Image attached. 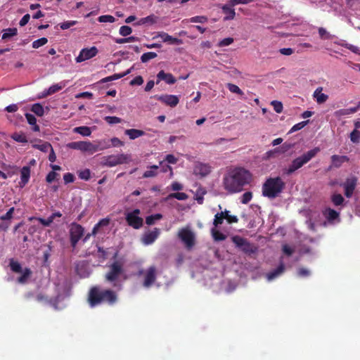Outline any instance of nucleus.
<instances>
[{
	"mask_svg": "<svg viewBox=\"0 0 360 360\" xmlns=\"http://www.w3.org/2000/svg\"><path fill=\"white\" fill-rule=\"evenodd\" d=\"M309 121H303L295 124L290 130V133L297 131L298 130L302 129Z\"/></svg>",
	"mask_w": 360,
	"mask_h": 360,
	"instance_id": "obj_63",
	"label": "nucleus"
},
{
	"mask_svg": "<svg viewBox=\"0 0 360 360\" xmlns=\"http://www.w3.org/2000/svg\"><path fill=\"white\" fill-rule=\"evenodd\" d=\"M358 178L354 176H348L345 181L341 184V186L344 188L345 195L349 198L353 195L354 191L356 187Z\"/></svg>",
	"mask_w": 360,
	"mask_h": 360,
	"instance_id": "obj_10",
	"label": "nucleus"
},
{
	"mask_svg": "<svg viewBox=\"0 0 360 360\" xmlns=\"http://www.w3.org/2000/svg\"><path fill=\"white\" fill-rule=\"evenodd\" d=\"M157 37H160L163 42H167L170 44L179 45L182 44L181 39L173 37L172 36L164 32H159L157 35Z\"/></svg>",
	"mask_w": 360,
	"mask_h": 360,
	"instance_id": "obj_22",
	"label": "nucleus"
},
{
	"mask_svg": "<svg viewBox=\"0 0 360 360\" xmlns=\"http://www.w3.org/2000/svg\"><path fill=\"white\" fill-rule=\"evenodd\" d=\"M162 216L161 214H152V215H150L148 217H146V223L148 224V225H153L155 224V222L158 220H160V219H162Z\"/></svg>",
	"mask_w": 360,
	"mask_h": 360,
	"instance_id": "obj_45",
	"label": "nucleus"
},
{
	"mask_svg": "<svg viewBox=\"0 0 360 360\" xmlns=\"http://www.w3.org/2000/svg\"><path fill=\"white\" fill-rule=\"evenodd\" d=\"M155 98L160 101L161 103L171 107H176L179 102V98L176 95H170V94H162V95H156L154 96Z\"/></svg>",
	"mask_w": 360,
	"mask_h": 360,
	"instance_id": "obj_16",
	"label": "nucleus"
},
{
	"mask_svg": "<svg viewBox=\"0 0 360 360\" xmlns=\"http://www.w3.org/2000/svg\"><path fill=\"white\" fill-rule=\"evenodd\" d=\"M95 144L97 148V151L109 148L111 146V145L109 143V141L105 139L96 141H95Z\"/></svg>",
	"mask_w": 360,
	"mask_h": 360,
	"instance_id": "obj_39",
	"label": "nucleus"
},
{
	"mask_svg": "<svg viewBox=\"0 0 360 360\" xmlns=\"http://www.w3.org/2000/svg\"><path fill=\"white\" fill-rule=\"evenodd\" d=\"M212 169L210 164L198 162L195 164L193 172L196 176L205 177L211 172Z\"/></svg>",
	"mask_w": 360,
	"mask_h": 360,
	"instance_id": "obj_17",
	"label": "nucleus"
},
{
	"mask_svg": "<svg viewBox=\"0 0 360 360\" xmlns=\"http://www.w3.org/2000/svg\"><path fill=\"white\" fill-rule=\"evenodd\" d=\"M84 234L83 227L76 223L71 224L70 229L71 245L75 248Z\"/></svg>",
	"mask_w": 360,
	"mask_h": 360,
	"instance_id": "obj_12",
	"label": "nucleus"
},
{
	"mask_svg": "<svg viewBox=\"0 0 360 360\" xmlns=\"http://www.w3.org/2000/svg\"><path fill=\"white\" fill-rule=\"evenodd\" d=\"M69 295V288L66 283L63 285V292H59L58 295L56 297V300H59L63 299V297Z\"/></svg>",
	"mask_w": 360,
	"mask_h": 360,
	"instance_id": "obj_62",
	"label": "nucleus"
},
{
	"mask_svg": "<svg viewBox=\"0 0 360 360\" xmlns=\"http://www.w3.org/2000/svg\"><path fill=\"white\" fill-rule=\"evenodd\" d=\"M98 20L100 22H110L112 23L115 21V17L110 15H103L98 17Z\"/></svg>",
	"mask_w": 360,
	"mask_h": 360,
	"instance_id": "obj_56",
	"label": "nucleus"
},
{
	"mask_svg": "<svg viewBox=\"0 0 360 360\" xmlns=\"http://www.w3.org/2000/svg\"><path fill=\"white\" fill-rule=\"evenodd\" d=\"M79 179L85 181H88L91 177V172L89 169H83L78 173Z\"/></svg>",
	"mask_w": 360,
	"mask_h": 360,
	"instance_id": "obj_55",
	"label": "nucleus"
},
{
	"mask_svg": "<svg viewBox=\"0 0 360 360\" xmlns=\"http://www.w3.org/2000/svg\"><path fill=\"white\" fill-rule=\"evenodd\" d=\"M157 57V53L155 52H147L143 53L141 56V61L142 63H147L151 59H153Z\"/></svg>",
	"mask_w": 360,
	"mask_h": 360,
	"instance_id": "obj_46",
	"label": "nucleus"
},
{
	"mask_svg": "<svg viewBox=\"0 0 360 360\" xmlns=\"http://www.w3.org/2000/svg\"><path fill=\"white\" fill-rule=\"evenodd\" d=\"M250 172L242 167L230 169L223 178V186L230 193L240 192L251 181Z\"/></svg>",
	"mask_w": 360,
	"mask_h": 360,
	"instance_id": "obj_1",
	"label": "nucleus"
},
{
	"mask_svg": "<svg viewBox=\"0 0 360 360\" xmlns=\"http://www.w3.org/2000/svg\"><path fill=\"white\" fill-rule=\"evenodd\" d=\"M320 151V148L319 147H316L302 155L295 158L292 160L290 165L285 171V174H290L293 173L297 169L301 168L304 165L310 161L316 155V154Z\"/></svg>",
	"mask_w": 360,
	"mask_h": 360,
	"instance_id": "obj_4",
	"label": "nucleus"
},
{
	"mask_svg": "<svg viewBox=\"0 0 360 360\" xmlns=\"http://www.w3.org/2000/svg\"><path fill=\"white\" fill-rule=\"evenodd\" d=\"M104 120L109 124H115L121 123L122 119L115 117V116H106L105 117Z\"/></svg>",
	"mask_w": 360,
	"mask_h": 360,
	"instance_id": "obj_58",
	"label": "nucleus"
},
{
	"mask_svg": "<svg viewBox=\"0 0 360 360\" xmlns=\"http://www.w3.org/2000/svg\"><path fill=\"white\" fill-rule=\"evenodd\" d=\"M124 259L121 258L115 260L110 266V271L106 274V280L113 282L117 279L119 276L124 271L123 266L124 265Z\"/></svg>",
	"mask_w": 360,
	"mask_h": 360,
	"instance_id": "obj_6",
	"label": "nucleus"
},
{
	"mask_svg": "<svg viewBox=\"0 0 360 360\" xmlns=\"http://www.w3.org/2000/svg\"><path fill=\"white\" fill-rule=\"evenodd\" d=\"M66 84H67V82L63 81V82H60V83L51 85L48 89V94H51V95H52V94L58 92V91L63 89L66 86Z\"/></svg>",
	"mask_w": 360,
	"mask_h": 360,
	"instance_id": "obj_35",
	"label": "nucleus"
},
{
	"mask_svg": "<svg viewBox=\"0 0 360 360\" xmlns=\"http://www.w3.org/2000/svg\"><path fill=\"white\" fill-rule=\"evenodd\" d=\"M86 142V141H84L71 142L68 144V147L71 149L78 150L82 152H84Z\"/></svg>",
	"mask_w": 360,
	"mask_h": 360,
	"instance_id": "obj_31",
	"label": "nucleus"
},
{
	"mask_svg": "<svg viewBox=\"0 0 360 360\" xmlns=\"http://www.w3.org/2000/svg\"><path fill=\"white\" fill-rule=\"evenodd\" d=\"M98 51L96 46L82 49L78 56L75 58L77 63H82L96 56Z\"/></svg>",
	"mask_w": 360,
	"mask_h": 360,
	"instance_id": "obj_14",
	"label": "nucleus"
},
{
	"mask_svg": "<svg viewBox=\"0 0 360 360\" xmlns=\"http://www.w3.org/2000/svg\"><path fill=\"white\" fill-rule=\"evenodd\" d=\"M11 138L20 143H26L28 142L27 138L23 132H15L11 135Z\"/></svg>",
	"mask_w": 360,
	"mask_h": 360,
	"instance_id": "obj_29",
	"label": "nucleus"
},
{
	"mask_svg": "<svg viewBox=\"0 0 360 360\" xmlns=\"http://www.w3.org/2000/svg\"><path fill=\"white\" fill-rule=\"evenodd\" d=\"M347 6L353 9H357L360 4V0H346Z\"/></svg>",
	"mask_w": 360,
	"mask_h": 360,
	"instance_id": "obj_64",
	"label": "nucleus"
},
{
	"mask_svg": "<svg viewBox=\"0 0 360 360\" xmlns=\"http://www.w3.org/2000/svg\"><path fill=\"white\" fill-rule=\"evenodd\" d=\"M161 81H165L167 84H174L176 83V79L172 74L165 72L164 70H160L157 74L156 84H158Z\"/></svg>",
	"mask_w": 360,
	"mask_h": 360,
	"instance_id": "obj_19",
	"label": "nucleus"
},
{
	"mask_svg": "<svg viewBox=\"0 0 360 360\" xmlns=\"http://www.w3.org/2000/svg\"><path fill=\"white\" fill-rule=\"evenodd\" d=\"M157 22V17L153 15H148L146 18H143L136 22V25H141L144 24H153Z\"/></svg>",
	"mask_w": 360,
	"mask_h": 360,
	"instance_id": "obj_37",
	"label": "nucleus"
},
{
	"mask_svg": "<svg viewBox=\"0 0 360 360\" xmlns=\"http://www.w3.org/2000/svg\"><path fill=\"white\" fill-rule=\"evenodd\" d=\"M124 134L127 135L131 140H134L139 137L148 135L145 131L136 129H126Z\"/></svg>",
	"mask_w": 360,
	"mask_h": 360,
	"instance_id": "obj_26",
	"label": "nucleus"
},
{
	"mask_svg": "<svg viewBox=\"0 0 360 360\" xmlns=\"http://www.w3.org/2000/svg\"><path fill=\"white\" fill-rule=\"evenodd\" d=\"M323 87L319 86L316 89L313 94V98L318 104H322L328 99V96L323 92Z\"/></svg>",
	"mask_w": 360,
	"mask_h": 360,
	"instance_id": "obj_24",
	"label": "nucleus"
},
{
	"mask_svg": "<svg viewBox=\"0 0 360 360\" xmlns=\"http://www.w3.org/2000/svg\"><path fill=\"white\" fill-rule=\"evenodd\" d=\"M319 34L321 39H330L333 37L332 34H330L325 28L319 27Z\"/></svg>",
	"mask_w": 360,
	"mask_h": 360,
	"instance_id": "obj_51",
	"label": "nucleus"
},
{
	"mask_svg": "<svg viewBox=\"0 0 360 360\" xmlns=\"http://www.w3.org/2000/svg\"><path fill=\"white\" fill-rule=\"evenodd\" d=\"M159 167L158 165L151 166L149 170H147L143 173V177L149 178L155 176L158 174L157 169Z\"/></svg>",
	"mask_w": 360,
	"mask_h": 360,
	"instance_id": "obj_43",
	"label": "nucleus"
},
{
	"mask_svg": "<svg viewBox=\"0 0 360 360\" xmlns=\"http://www.w3.org/2000/svg\"><path fill=\"white\" fill-rule=\"evenodd\" d=\"M159 234L160 231L157 228H155L151 231L146 232L142 237L143 243L146 245L152 244L158 238Z\"/></svg>",
	"mask_w": 360,
	"mask_h": 360,
	"instance_id": "obj_18",
	"label": "nucleus"
},
{
	"mask_svg": "<svg viewBox=\"0 0 360 360\" xmlns=\"http://www.w3.org/2000/svg\"><path fill=\"white\" fill-rule=\"evenodd\" d=\"M32 147L46 153L52 148V146L48 142H44L41 140H39V143L33 144Z\"/></svg>",
	"mask_w": 360,
	"mask_h": 360,
	"instance_id": "obj_32",
	"label": "nucleus"
},
{
	"mask_svg": "<svg viewBox=\"0 0 360 360\" xmlns=\"http://www.w3.org/2000/svg\"><path fill=\"white\" fill-rule=\"evenodd\" d=\"M84 152L89 153V154H93L97 152V148L96 147L95 142L91 143L90 141H86Z\"/></svg>",
	"mask_w": 360,
	"mask_h": 360,
	"instance_id": "obj_49",
	"label": "nucleus"
},
{
	"mask_svg": "<svg viewBox=\"0 0 360 360\" xmlns=\"http://www.w3.org/2000/svg\"><path fill=\"white\" fill-rule=\"evenodd\" d=\"M207 20V18L205 15H198L191 18L188 20L193 23H205Z\"/></svg>",
	"mask_w": 360,
	"mask_h": 360,
	"instance_id": "obj_50",
	"label": "nucleus"
},
{
	"mask_svg": "<svg viewBox=\"0 0 360 360\" xmlns=\"http://www.w3.org/2000/svg\"><path fill=\"white\" fill-rule=\"evenodd\" d=\"M139 275L143 276V285L145 288H149L154 283L156 278V269L155 266H150L146 270H140Z\"/></svg>",
	"mask_w": 360,
	"mask_h": 360,
	"instance_id": "obj_11",
	"label": "nucleus"
},
{
	"mask_svg": "<svg viewBox=\"0 0 360 360\" xmlns=\"http://www.w3.org/2000/svg\"><path fill=\"white\" fill-rule=\"evenodd\" d=\"M188 198V195L185 193H181V192H177V193H170L167 198H166V200H169V199H172V198H176L179 200H187Z\"/></svg>",
	"mask_w": 360,
	"mask_h": 360,
	"instance_id": "obj_40",
	"label": "nucleus"
},
{
	"mask_svg": "<svg viewBox=\"0 0 360 360\" xmlns=\"http://www.w3.org/2000/svg\"><path fill=\"white\" fill-rule=\"evenodd\" d=\"M217 227L211 229V234L215 241H222L226 238V235L217 229Z\"/></svg>",
	"mask_w": 360,
	"mask_h": 360,
	"instance_id": "obj_36",
	"label": "nucleus"
},
{
	"mask_svg": "<svg viewBox=\"0 0 360 360\" xmlns=\"http://www.w3.org/2000/svg\"><path fill=\"white\" fill-rule=\"evenodd\" d=\"M271 105L274 107V110L277 113H281L283 111V104L281 101H271Z\"/></svg>",
	"mask_w": 360,
	"mask_h": 360,
	"instance_id": "obj_61",
	"label": "nucleus"
},
{
	"mask_svg": "<svg viewBox=\"0 0 360 360\" xmlns=\"http://www.w3.org/2000/svg\"><path fill=\"white\" fill-rule=\"evenodd\" d=\"M77 24V21L70 20V21H65V22H61L59 24V26L62 30H67V29H69L70 27L74 26Z\"/></svg>",
	"mask_w": 360,
	"mask_h": 360,
	"instance_id": "obj_60",
	"label": "nucleus"
},
{
	"mask_svg": "<svg viewBox=\"0 0 360 360\" xmlns=\"http://www.w3.org/2000/svg\"><path fill=\"white\" fill-rule=\"evenodd\" d=\"M205 193L206 190L204 188L201 186L198 188L195 193V200L197 201L198 204L201 205L203 203L204 195H205Z\"/></svg>",
	"mask_w": 360,
	"mask_h": 360,
	"instance_id": "obj_33",
	"label": "nucleus"
},
{
	"mask_svg": "<svg viewBox=\"0 0 360 360\" xmlns=\"http://www.w3.org/2000/svg\"><path fill=\"white\" fill-rule=\"evenodd\" d=\"M349 160V158L346 155H333L331 156V167L339 168L343 163Z\"/></svg>",
	"mask_w": 360,
	"mask_h": 360,
	"instance_id": "obj_25",
	"label": "nucleus"
},
{
	"mask_svg": "<svg viewBox=\"0 0 360 360\" xmlns=\"http://www.w3.org/2000/svg\"><path fill=\"white\" fill-rule=\"evenodd\" d=\"M233 6H231V4L228 5H224L221 7L222 11L224 13L226 14V16L224 17V20H233L236 15V12L233 8H232Z\"/></svg>",
	"mask_w": 360,
	"mask_h": 360,
	"instance_id": "obj_27",
	"label": "nucleus"
},
{
	"mask_svg": "<svg viewBox=\"0 0 360 360\" xmlns=\"http://www.w3.org/2000/svg\"><path fill=\"white\" fill-rule=\"evenodd\" d=\"M252 198V193L250 191L244 193L240 197V202L243 204L248 203Z\"/></svg>",
	"mask_w": 360,
	"mask_h": 360,
	"instance_id": "obj_59",
	"label": "nucleus"
},
{
	"mask_svg": "<svg viewBox=\"0 0 360 360\" xmlns=\"http://www.w3.org/2000/svg\"><path fill=\"white\" fill-rule=\"evenodd\" d=\"M338 44L341 46H343L349 50H350L352 52L360 55V47L357 46H354L353 44L347 43L345 41H342L340 43H338Z\"/></svg>",
	"mask_w": 360,
	"mask_h": 360,
	"instance_id": "obj_38",
	"label": "nucleus"
},
{
	"mask_svg": "<svg viewBox=\"0 0 360 360\" xmlns=\"http://www.w3.org/2000/svg\"><path fill=\"white\" fill-rule=\"evenodd\" d=\"M284 271L285 265L283 264V260L281 259L279 266L273 271L267 273L266 274V278L268 281H272L273 280L276 279V278L282 275Z\"/></svg>",
	"mask_w": 360,
	"mask_h": 360,
	"instance_id": "obj_20",
	"label": "nucleus"
},
{
	"mask_svg": "<svg viewBox=\"0 0 360 360\" xmlns=\"http://www.w3.org/2000/svg\"><path fill=\"white\" fill-rule=\"evenodd\" d=\"M225 219L227 221L229 224L236 223L238 221L237 217L231 215L230 212L226 210L224 211L217 212L214 215L213 221L214 227H218L219 225L222 224L224 220Z\"/></svg>",
	"mask_w": 360,
	"mask_h": 360,
	"instance_id": "obj_8",
	"label": "nucleus"
},
{
	"mask_svg": "<svg viewBox=\"0 0 360 360\" xmlns=\"http://www.w3.org/2000/svg\"><path fill=\"white\" fill-rule=\"evenodd\" d=\"M21 273L22 275L18 278V281L20 283H25L30 277L31 271L29 269L25 268Z\"/></svg>",
	"mask_w": 360,
	"mask_h": 360,
	"instance_id": "obj_44",
	"label": "nucleus"
},
{
	"mask_svg": "<svg viewBox=\"0 0 360 360\" xmlns=\"http://www.w3.org/2000/svg\"><path fill=\"white\" fill-rule=\"evenodd\" d=\"M117 301V295L110 290H101L98 288H91L89 295V302L91 307H94L101 302H106L113 304Z\"/></svg>",
	"mask_w": 360,
	"mask_h": 360,
	"instance_id": "obj_2",
	"label": "nucleus"
},
{
	"mask_svg": "<svg viewBox=\"0 0 360 360\" xmlns=\"http://www.w3.org/2000/svg\"><path fill=\"white\" fill-rule=\"evenodd\" d=\"M350 140L352 143H356L360 141V131L357 129L353 130L350 134Z\"/></svg>",
	"mask_w": 360,
	"mask_h": 360,
	"instance_id": "obj_57",
	"label": "nucleus"
},
{
	"mask_svg": "<svg viewBox=\"0 0 360 360\" xmlns=\"http://www.w3.org/2000/svg\"><path fill=\"white\" fill-rule=\"evenodd\" d=\"M233 243L245 253H254L256 251V248L251 245L248 240L239 236H236L232 238Z\"/></svg>",
	"mask_w": 360,
	"mask_h": 360,
	"instance_id": "obj_9",
	"label": "nucleus"
},
{
	"mask_svg": "<svg viewBox=\"0 0 360 360\" xmlns=\"http://www.w3.org/2000/svg\"><path fill=\"white\" fill-rule=\"evenodd\" d=\"M18 30L16 28H7L3 30L2 39H6L14 37L17 34Z\"/></svg>",
	"mask_w": 360,
	"mask_h": 360,
	"instance_id": "obj_42",
	"label": "nucleus"
},
{
	"mask_svg": "<svg viewBox=\"0 0 360 360\" xmlns=\"http://www.w3.org/2000/svg\"><path fill=\"white\" fill-rule=\"evenodd\" d=\"M10 266L13 271L16 273H21L22 272V267L19 262L14 261L13 259H11L10 262Z\"/></svg>",
	"mask_w": 360,
	"mask_h": 360,
	"instance_id": "obj_53",
	"label": "nucleus"
},
{
	"mask_svg": "<svg viewBox=\"0 0 360 360\" xmlns=\"http://www.w3.org/2000/svg\"><path fill=\"white\" fill-rule=\"evenodd\" d=\"M331 200L335 206L341 205L345 199L341 194H333L331 196Z\"/></svg>",
	"mask_w": 360,
	"mask_h": 360,
	"instance_id": "obj_47",
	"label": "nucleus"
},
{
	"mask_svg": "<svg viewBox=\"0 0 360 360\" xmlns=\"http://www.w3.org/2000/svg\"><path fill=\"white\" fill-rule=\"evenodd\" d=\"M284 187L285 183L281 177L269 178L262 186V195L270 199L276 198Z\"/></svg>",
	"mask_w": 360,
	"mask_h": 360,
	"instance_id": "obj_3",
	"label": "nucleus"
},
{
	"mask_svg": "<svg viewBox=\"0 0 360 360\" xmlns=\"http://www.w3.org/2000/svg\"><path fill=\"white\" fill-rule=\"evenodd\" d=\"M131 161V155L127 154L110 155L103 158L102 164L104 166L112 167L118 165L128 163Z\"/></svg>",
	"mask_w": 360,
	"mask_h": 360,
	"instance_id": "obj_5",
	"label": "nucleus"
},
{
	"mask_svg": "<svg viewBox=\"0 0 360 360\" xmlns=\"http://www.w3.org/2000/svg\"><path fill=\"white\" fill-rule=\"evenodd\" d=\"M109 224L110 219L108 218H104L101 219L93 228L91 235L95 236L98 233L101 227L107 226L109 225Z\"/></svg>",
	"mask_w": 360,
	"mask_h": 360,
	"instance_id": "obj_34",
	"label": "nucleus"
},
{
	"mask_svg": "<svg viewBox=\"0 0 360 360\" xmlns=\"http://www.w3.org/2000/svg\"><path fill=\"white\" fill-rule=\"evenodd\" d=\"M30 166H24L20 170V186L23 188L29 181L30 177Z\"/></svg>",
	"mask_w": 360,
	"mask_h": 360,
	"instance_id": "obj_21",
	"label": "nucleus"
},
{
	"mask_svg": "<svg viewBox=\"0 0 360 360\" xmlns=\"http://www.w3.org/2000/svg\"><path fill=\"white\" fill-rule=\"evenodd\" d=\"M178 236L188 249L195 244V233L189 228H183L179 231Z\"/></svg>",
	"mask_w": 360,
	"mask_h": 360,
	"instance_id": "obj_7",
	"label": "nucleus"
},
{
	"mask_svg": "<svg viewBox=\"0 0 360 360\" xmlns=\"http://www.w3.org/2000/svg\"><path fill=\"white\" fill-rule=\"evenodd\" d=\"M73 131L83 136H90L91 134V128L86 126L75 127Z\"/></svg>",
	"mask_w": 360,
	"mask_h": 360,
	"instance_id": "obj_30",
	"label": "nucleus"
},
{
	"mask_svg": "<svg viewBox=\"0 0 360 360\" xmlns=\"http://www.w3.org/2000/svg\"><path fill=\"white\" fill-rule=\"evenodd\" d=\"M323 214L329 222H333L335 220L337 222L340 221V213L331 208L325 209Z\"/></svg>",
	"mask_w": 360,
	"mask_h": 360,
	"instance_id": "obj_23",
	"label": "nucleus"
},
{
	"mask_svg": "<svg viewBox=\"0 0 360 360\" xmlns=\"http://www.w3.org/2000/svg\"><path fill=\"white\" fill-rule=\"evenodd\" d=\"M140 210L135 209L127 214L126 219L128 224L133 228L138 229L143 225V219L139 217Z\"/></svg>",
	"mask_w": 360,
	"mask_h": 360,
	"instance_id": "obj_13",
	"label": "nucleus"
},
{
	"mask_svg": "<svg viewBox=\"0 0 360 360\" xmlns=\"http://www.w3.org/2000/svg\"><path fill=\"white\" fill-rule=\"evenodd\" d=\"M226 86L231 92L240 96L243 95V91L237 85L231 83H228Z\"/></svg>",
	"mask_w": 360,
	"mask_h": 360,
	"instance_id": "obj_48",
	"label": "nucleus"
},
{
	"mask_svg": "<svg viewBox=\"0 0 360 360\" xmlns=\"http://www.w3.org/2000/svg\"><path fill=\"white\" fill-rule=\"evenodd\" d=\"M292 147V144L290 143H283L281 147L274 148L273 150H270L266 152L262 157L264 160H268L271 158H275L277 157L278 154L283 153L290 149Z\"/></svg>",
	"mask_w": 360,
	"mask_h": 360,
	"instance_id": "obj_15",
	"label": "nucleus"
},
{
	"mask_svg": "<svg viewBox=\"0 0 360 360\" xmlns=\"http://www.w3.org/2000/svg\"><path fill=\"white\" fill-rule=\"evenodd\" d=\"M48 42V39L46 37H41L32 42V47L34 49H38Z\"/></svg>",
	"mask_w": 360,
	"mask_h": 360,
	"instance_id": "obj_52",
	"label": "nucleus"
},
{
	"mask_svg": "<svg viewBox=\"0 0 360 360\" xmlns=\"http://www.w3.org/2000/svg\"><path fill=\"white\" fill-rule=\"evenodd\" d=\"M31 110L39 117H41L44 114V107L39 103L33 104Z\"/></svg>",
	"mask_w": 360,
	"mask_h": 360,
	"instance_id": "obj_41",
	"label": "nucleus"
},
{
	"mask_svg": "<svg viewBox=\"0 0 360 360\" xmlns=\"http://www.w3.org/2000/svg\"><path fill=\"white\" fill-rule=\"evenodd\" d=\"M26 120L29 124L32 126V129L34 131H39V126L37 124V119L36 117L30 113H26L25 114Z\"/></svg>",
	"mask_w": 360,
	"mask_h": 360,
	"instance_id": "obj_28",
	"label": "nucleus"
},
{
	"mask_svg": "<svg viewBox=\"0 0 360 360\" xmlns=\"http://www.w3.org/2000/svg\"><path fill=\"white\" fill-rule=\"evenodd\" d=\"M131 32H132V29L129 26H127V25H123V26L120 27V28L119 30L120 34L123 37H127L129 34H131Z\"/></svg>",
	"mask_w": 360,
	"mask_h": 360,
	"instance_id": "obj_54",
	"label": "nucleus"
}]
</instances>
